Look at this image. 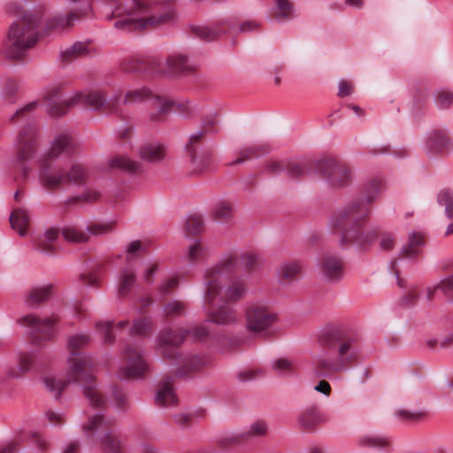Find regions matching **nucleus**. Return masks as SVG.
<instances>
[{
	"label": "nucleus",
	"mask_w": 453,
	"mask_h": 453,
	"mask_svg": "<svg viewBox=\"0 0 453 453\" xmlns=\"http://www.w3.org/2000/svg\"><path fill=\"white\" fill-rule=\"evenodd\" d=\"M259 256L254 251L239 253L230 251L226 253L214 265L208 267L204 272L203 296V306L206 309L208 319L198 326L180 333L167 330L157 339V351L171 363L177 365V374L184 376L187 373L201 369L209 363V358L202 355H180L175 348L190 335L193 340L208 342L210 340L219 343L215 334H211L208 329L209 323L218 325H232L237 321L236 311L226 303L222 295V283L226 275L231 273L238 265L245 269H251L257 265Z\"/></svg>",
	"instance_id": "1"
},
{
	"label": "nucleus",
	"mask_w": 453,
	"mask_h": 453,
	"mask_svg": "<svg viewBox=\"0 0 453 453\" xmlns=\"http://www.w3.org/2000/svg\"><path fill=\"white\" fill-rule=\"evenodd\" d=\"M90 341L88 334H77L70 336L67 343L70 355L67 358L68 371L65 380L57 379L54 375H47L43 378V383L47 389L58 397L70 382L81 384L85 397L91 407L98 408L104 405L105 401L96 388L95 377L92 373L94 365L92 358L79 351Z\"/></svg>",
	"instance_id": "2"
},
{
	"label": "nucleus",
	"mask_w": 453,
	"mask_h": 453,
	"mask_svg": "<svg viewBox=\"0 0 453 453\" xmlns=\"http://www.w3.org/2000/svg\"><path fill=\"white\" fill-rule=\"evenodd\" d=\"M380 191V180H372L365 188V197L353 200L332 216L330 227L342 232L341 244L352 242L365 249L374 241L375 233L362 227L370 215L369 204L378 197Z\"/></svg>",
	"instance_id": "3"
},
{
	"label": "nucleus",
	"mask_w": 453,
	"mask_h": 453,
	"mask_svg": "<svg viewBox=\"0 0 453 453\" xmlns=\"http://www.w3.org/2000/svg\"><path fill=\"white\" fill-rule=\"evenodd\" d=\"M319 342L325 351L315 357L318 376L346 372L357 358L356 338L341 326L325 328Z\"/></svg>",
	"instance_id": "4"
},
{
	"label": "nucleus",
	"mask_w": 453,
	"mask_h": 453,
	"mask_svg": "<svg viewBox=\"0 0 453 453\" xmlns=\"http://www.w3.org/2000/svg\"><path fill=\"white\" fill-rule=\"evenodd\" d=\"M73 143L70 134L65 133L55 138L50 151L45 155L39 172L42 184L48 188H55L68 180L74 184H81L87 178V172L81 165H72L67 175L62 173L58 158L60 156H68Z\"/></svg>",
	"instance_id": "5"
},
{
	"label": "nucleus",
	"mask_w": 453,
	"mask_h": 453,
	"mask_svg": "<svg viewBox=\"0 0 453 453\" xmlns=\"http://www.w3.org/2000/svg\"><path fill=\"white\" fill-rule=\"evenodd\" d=\"M120 101V96H114L109 100L105 99L104 93L99 89L86 92L77 91L68 96H64L60 88L54 86L46 92L45 104L48 112L54 117L65 115L68 110L76 104H83L92 110L104 108L116 114L124 113L116 104Z\"/></svg>",
	"instance_id": "6"
},
{
	"label": "nucleus",
	"mask_w": 453,
	"mask_h": 453,
	"mask_svg": "<svg viewBox=\"0 0 453 453\" xmlns=\"http://www.w3.org/2000/svg\"><path fill=\"white\" fill-rule=\"evenodd\" d=\"M41 20V16L26 13L12 25L3 49L6 58H20L27 49L35 44L38 36L37 27Z\"/></svg>",
	"instance_id": "7"
},
{
	"label": "nucleus",
	"mask_w": 453,
	"mask_h": 453,
	"mask_svg": "<svg viewBox=\"0 0 453 453\" xmlns=\"http://www.w3.org/2000/svg\"><path fill=\"white\" fill-rule=\"evenodd\" d=\"M112 422L100 411L91 412L88 414L82 430L92 441H100L107 453H125L120 440L111 431Z\"/></svg>",
	"instance_id": "8"
},
{
	"label": "nucleus",
	"mask_w": 453,
	"mask_h": 453,
	"mask_svg": "<svg viewBox=\"0 0 453 453\" xmlns=\"http://www.w3.org/2000/svg\"><path fill=\"white\" fill-rule=\"evenodd\" d=\"M38 144L37 130L33 124L25 125L17 134L14 146L16 164L21 171V178L26 180L30 172L27 163L33 157Z\"/></svg>",
	"instance_id": "9"
},
{
	"label": "nucleus",
	"mask_w": 453,
	"mask_h": 453,
	"mask_svg": "<svg viewBox=\"0 0 453 453\" xmlns=\"http://www.w3.org/2000/svg\"><path fill=\"white\" fill-rule=\"evenodd\" d=\"M122 356L125 365L117 372L120 380L141 379L149 372L150 365L144 350L138 342L128 344Z\"/></svg>",
	"instance_id": "10"
},
{
	"label": "nucleus",
	"mask_w": 453,
	"mask_h": 453,
	"mask_svg": "<svg viewBox=\"0 0 453 453\" xmlns=\"http://www.w3.org/2000/svg\"><path fill=\"white\" fill-rule=\"evenodd\" d=\"M150 102V106L156 110L150 113V119L157 121L161 115L165 114L171 108L173 103L167 97L154 95L147 88H138L128 90L124 98L120 96V101L116 104L123 111L121 105L136 104L143 102Z\"/></svg>",
	"instance_id": "11"
},
{
	"label": "nucleus",
	"mask_w": 453,
	"mask_h": 453,
	"mask_svg": "<svg viewBox=\"0 0 453 453\" xmlns=\"http://www.w3.org/2000/svg\"><path fill=\"white\" fill-rule=\"evenodd\" d=\"M259 24L254 20H246L238 27L235 26L233 18L225 19L218 21L212 26H194L193 34L204 41H212L222 34L227 32L248 33L256 30Z\"/></svg>",
	"instance_id": "12"
},
{
	"label": "nucleus",
	"mask_w": 453,
	"mask_h": 453,
	"mask_svg": "<svg viewBox=\"0 0 453 453\" xmlns=\"http://www.w3.org/2000/svg\"><path fill=\"white\" fill-rule=\"evenodd\" d=\"M145 247L140 241L131 242L126 248V266L121 270L119 279V295L127 296L135 282L134 268L144 251Z\"/></svg>",
	"instance_id": "13"
},
{
	"label": "nucleus",
	"mask_w": 453,
	"mask_h": 453,
	"mask_svg": "<svg viewBox=\"0 0 453 453\" xmlns=\"http://www.w3.org/2000/svg\"><path fill=\"white\" fill-rule=\"evenodd\" d=\"M246 327L249 331L260 333L272 327L277 315L272 312L265 302L249 303L245 310Z\"/></svg>",
	"instance_id": "14"
},
{
	"label": "nucleus",
	"mask_w": 453,
	"mask_h": 453,
	"mask_svg": "<svg viewBox=\"0 0 453 453\" xmlns=\"http://www.w3.org/2000/svg\"><path fill=\"white\" fill-rule=\"evenodd\" d=\"M425 245V235L421 232L412 231L409 234L406 245L401 249V257L394 260L389 265V271L395 275L397 285L403 288L404 280L401 278V270L406 265L405 258H414L421 253V250Z\"/></svg>",
	"instance_id": "15"
},
{
	"label": "nucleus",
	"mask_w": 453,
	"mask_h": 453,
	"mask_svg": "<svg viewBox=\"0 0 453 453\" xmlns=\"http://www.w3.org/2000/svg\"><path fill=\"white\" fill-rule=\"evenodd\" d=\"M316 172L326 178L330 186L339 188L347 184L351 179L348 167L328 158L316 161Z\"/></svg>",
	"instance_id": "16"
},
{
	"label": "nucleus",
	"mask_w": 453,
	"mask_h": 453,
	"mask_svg": "<svg viewBox=\"0 0 453 453\" xmlns=\"http://www.w3.org/2000/svg\"><path fill=\"white\" fill-rule=\"evenodd\" d=\"M58 320L56 316L40 319L36 316L28 314L20 318L18 322L20 326L27 327L33 338L48 340L54 333V324Z\"/></svg>",
	"instance_id": "17"
},
{
	"label": "nucleus",
	"mask_w": 453,
	"mask_h": 453,
	"mask_svg": "<svg viewBox=\"0 0 453 453\" xmlns=\"http://www.w3.org/2000/svg\"><path fill=\"white\" fill-rule=\"evenodd\" d=\"M321 279L326 282L335 283L342 280L345 274L342 259L336 256L327 255L321 258L319 265Z\"/></svg>",
	"instance_id": "18"
},
{
	"label": "nucleus",
	"mask_w": 453,
	"mask_h": 453,
	"mask_svg": "<svg viewBox=\"0 0 453 453\" xmlns=\"http://www.w3.org/2000/svg\"><path fill=\"white\" fill-rule=\"evenodd\" d=\"M451 148L452 141L443 130H434L429 133L423 146V150L428 157H434Z\"/></svg>",
	"instance_id": "19"
},
{
	"label": "nucleus",
	"mask_w": 453,
	"mask_h": 453,
	"mask_svg": "<svg viewBox=\"0 0 453 453\" xmlns=\"http://www.w3.org/2000/svg\"><path fill=\"white\" fill-rule=\"evenodd\" d=\"M195 64L182 52H175L165 60L164 71L169 74H187L195 70Z\"/></svg>",
	"instance_id": "20"
},
{
	"label": "nucleus",
	"mask_w": 453,
	"mask_h": 453,
	"mask_svg": "<svg viewBox=\"0 0 453 453\" xmlns=\"http://www.w3.org/2000/svg\"><path fill=\"white\" fill-rule=\"evenodd\" d=\"M205 132L203 130L196 131L189 136L188 142L186 146L189 152L191 161L198 171H203L209 165L211 157L209 152L204 153L203 157H199L196 155L194 150V146L201 140Z\"/></svg>",
	"instance_id": "21"
},
{
	"label": "nucleus",
	"mask_w": 453,
	"mask_h": 453,
	"mask_svg": "<svg viewBox=\"0 0 453 453\" xmlns=\"http://www.w3.org/2000/svg\"><path fill=\"white\" fill-rule=\"evenodd\" d=\"M326 420V416L317 406L304 408L299 414L298 423L303 429H311Z\"/></svg>",
	"instance_id": "22"
},
{
	"label": "nucleus",
	"mask_w": 453,
	"mask_h": 453,
	"mask_svg": "<svg viewBox=\"0 0 453 453\" xmlns=\"http://www.w3.org/2000/svg\"><path fill=\"white\" fill-rule=\"evenodd\" d=\"M441 296L447 298L453 296V275L426 288V296L428 301L434 298H438Z\"/></svg>",
	"instance_id": "23"
},
{
	"label": "nucleus",
	"mask_w": 453,
	"mask_h": 453,
	"mask_svg": "<svg viewBox=\"0 0 453 453\" xmlns=\"http://www.w3.org/2000/svg\"><path fill=\"white\" fill-rule=\"evenodd\" d=\"M266 431L267 426L265 423L263 421H257L250 426V430L247 433L230 434L224 440L226 441V444L240 443L252 437L262 436L265 434Z\"/></svg>",
	"instance_id": "24"
},
{
	"label": "nucleus",
	"mask_w": 453,
	"mask_h": 453,
	"mask_svg": "<svg viewBox=\"0 0 453 453\" xmlns=\"http://www.w3.org/2000/svg\"><path fill=\"white\" fill-rule=\"evenodd\" d=\"M78 19L79 15L73 12L66 15L57 14L47 20L45 28L46 30L62 32L70 28Z\"/></svg>",
	"instance_id": "25"
},
{
	"label": "nucleus",
	"mask_w": 453,
	"mask_h": 453,
	"mask_svg": "<svg viewBox=\"0 0 453 453\" xmlns=\"http://www.w3.org/2000/svg\"><path fill=\"white\" fill-rule=\"evenodd\" d=\"M156 404L160 407H171L178 403V397L169 381L162 382L157 394Z\"/></svg>",
	"instance_id": "26"
},
{
	"label": "nucleus",
	"mask_w": 453,
	"mask_h": 453,
	"mask_svg": "<svg viewBox=\"0 0 453 453\" xmlns=\"http://www.w3.org/2000/svg\"><path fill=\"white\" fill-rule=\"evenodd\" d=\"M59 233L57 229L49 228L37 240V248L43 253L54 254L57 250Z\"/></svg>",
	"instance_id": "27"
},
{
	"label": "nucleus",
	"mask_w": 453,
	"mask_h": 453,
	"mask_svg": "<svg viewBox=\"0 0 453 453\" xmlns=\"http://www.w3.org/2000/svg\"><path fill=\"white\" fill-rule=\"evenodd\" d=\"M29 220V215L24 209L13 210L10 215V223L12 229L21 236L27 234Z\"/></svg>",
	"instance_id": "28"
},
{
	"label": "nucleus",
	"mask_w": 453,
	"mask_h": 453,
	"mask_svg": "<svg viewBox=\"0 0 453 453\" xmlns=\"http://www.w3.org/2000/svg\"><path fill=\"white\" fill-rule=\"evenodd\" d=\"M357 445L364 448L386 449L390 445V440L381 434H367L358 437Z\"/></svg>",
	"instance_id": "29"
},
{
	"label": "nucleus",
	"mask_w": 453,
	"mask_h": 453,
	"mask_svg": "<svg viewBox=\"0 0 453 453\" xmlns=\"http://www.w3.org/2000/svg\"><path fill=\"white\" fill-rule=\"evenodd\" d=\"M246 293L247 286L245 282L240 278H235L227 285L225 296L228 302L236 303L242 299Z\"/></svg>",
	"instance_id": "30"
},
{
	"label": "nucleus",
	"mask_w": 453,
	"mask_h": 453,
	"mask_svg": "<svg viewBox=\"0 0 453 453\" xmlns=\"http://www.w3.org/2000/svg\"><path fill=\"white\" fill-rule=\"evenodd\" d=\"M107 166L110 169H118L127 173H135L139 169V164L128 157L115 155L109 158Z\"/></svg>",
	"instance_id": "31"
},
{
	"label": "nucleus",
	"mask_w": 453,
	"mask_h": 453,
	"mask_svg": "<svg viewBox=\"0 0 453 453\" xmlns=\"http://www.w3.org/2000/svg\"><path fill=\"white\" fill-rule=\"evenodd\" d=\"M35 355L34 351H22L19 354L18 366L9 371V376L18 378L29 371L34 363Z\"/></svg>",
	"instance_id": "32"
},
{
	"label": "nucleus",
	"mask_w": 453,
	"mask_h": 453,
	"mask_svg": "<svg viewBox=\"0 0 453 453\" xmlns=\"http://www.w3.org/2000/svg\"><path fill=\"white\" fill-rule=\"evenodd\" d=\"M52 294V287L45 285L33 288L27 295L25 302L29 306H34L48 299Z\"/></svg>",
	"instance_id": "33"
},
{
	"label": "nucleus",
	"mask_w": 453,
	"mask_h": 453,
	"mask_svg": "<svg viewBox=\"0 0 453 453\" xmlns=\"http://www.w3.org/2000/svg\"><path fill=\"white\" fill-rule=\"evenodd\" d=\"M140 156L148 161L161 160L165 157V148L159 143H150L140 149Z\"/></svg>",
	"instance_id": "34"
},
{
	"label": "nucleus",
	"mask_w": 453,
	"mask_h": 453,
	"mask_svg": "<svg viewBox=\"0 0 453 453\" xmlns=\"http://www.w3.org/2000/svg\"><path fill=\"white\" fill-rule=\"evenodd\" d=\"M88 53V44L77 42L72 46L62 50L60 57L63 61H69Z\"/></svg>",
	"instance_id": "35"
},
{
	"label": "nucleus",
	"mask_w": 453,
	"mask_h": 453,
	"mask_svg": "<svg viewBox=\"0 0 453 453\" xmlns=\"http://www.w3.org/2000/svg\"><path fill=\"white\" fill-rule=\"evenodd\" d=\"M269 150L268 147L265 145H255L250 147H246L242 149L240 152V157L236 160L233 161L231 165L241 164L247 159H250L253 157H258L266 153Z\"/></svg>",
	"instance_id": "36"
},
{
	"label": "nucleus",
	"mask_w": 453,
	"mask_h": 453,
	"mask_svg": "<svg viewBox=\"0 0 453 453\" xmlns=\"http://www.w3.org/2000/svg\"><path fill=\"white\" fill-rule=\"evenodd\" d=\"M116 221L113 219L94 222L87 226V230L90 234L103 235L111 232L114 229Z\"/></svg>",
	"instance_id": "37"
},
{
	"label": "nucleus",
	"mask_w": 453,
	"mask_h": 453,
	"mask_svg": "<svg viewBox=\"0 0 453 453\" xmlns=\"http://www.w3.org/2000/svg\"><path fill=\"white\" fill-rule=\"evenodd\" d=\"M279 13L276 15L278 21L292 19L294 16V6L290 0H273Z\"/></svg>",
	"instance_id": "38"
},
{
	"label": "nucleus",
	"mask_w": 453,
	"mask_h": 453,
	"mask_svg": "<svg viewBox=\"0 0 453 453\" xmlns=\"http://www.w3.org/2000/svg\"><path fill=\"white\" fill-rule=\"evenodd\" d=\"M302 271V265L297 262H288L282 264L278 269L280 278L291 280L297 276Z\"/></svg>",
	"instance_id": "39"
},
{
	"label": "nucleus",
	"mask_w": 453,
	"mask_h": 453,
	"mask_svg": "<svg viewBox=\"0 0 453 453\" xmlns=\"http://www.w3.org/2000/svg\"><path fill=\"white\" fill-rule=\"evenodd\" d=\"M63 237L68 242L81 243L88 240V235L75 226H66L62 231Z\"/></svg>",
	"instance_id": "40"
},
{
	"label": "nucleus",
	"mask_w": 453,
	"mask_h": 453,
	"mask_svg": "<svg viewBox=\"0 0 453 453\" xmlns=\"http://www.w3.org/2000/svg\"><path fill=\"white\" fill-rule=\"evenodd\" d=\"M314 165L316 167V162L314 163H300V162H291L288 163L286 169L287 174L290 178H297L304 175V173L308 171V169Z\"/></svg>",
	"instance_id": "41"
},
{
	"label": "nucleus",
	"mask_w": 453,
	"mask_h": 453,
	"mask_svg": "<svg viewBox=\"0 0 453 453\" xmlns=\"http://www.w3.org/2000/svg\"><path fill=\"white\" fill-rule=\"evenodd\" d=\"M434 103L439 109H448L453 104V92L445 88L434 94Z\"/></svg>",
	"instance_id": "42"
},
{
	"label": "nucleus",
	"mask_w": 453,
	"mask_h": 453,
	"mask_svg": "<svg viewBox=\"0 0 453 453\" xmlns=\"http://www.w3.org/2000/svg\"><path fill=\"white\" fill-rule=\"evenodd\" d=\"M186 311V305L177 300H172L163 306V312L165 318L181 316Z\"/></svg>",
	"instance_id": "43"
},
{
	"label": "nucleus",
	"mask_w": 453,
	"mask_h": 453,
	"mask_svg": "<svg viewBox=\"0 0 453 453\" xmlns=\"http://www.w3.org/2000/svg\"><path fill=\"white\" fill-rule=\"evenodd\" d=\"M438 202L445 206L448 218H453V191L449 188L441 190L438 194Z\"/></svg>",
	"instance_id": "44"
},
{
	"label": "nucleus",
	"mask_w": 453,
	"mask_h": 453,
	"mask_svg": "<svg viewBox=\"0 0 453 453\" xmlns=\"http://www.w3.org/2000/svg\"><path fill=\"white\" fill-rule=\"evenodd\" d=\"M151 330V321L149 319H142L134 321V325L129 327V332L134 335H146Z\"/></svg>",
	"instance_id": "45"
},
{
	"label": "nucleus",
	"mask_w": 453,
	"mask_h": 453,
	"mask_svg": "<svg viewBox=\"0 0 453 453\" xmlns=\"http://www.w3.org/2000/svg\"><path fill=\"white\" fill-rule=\"evenodd\" d=\"M97 329L104 334V341L107 343H111L115 341L112 334L114 324L110 320H101L96 322Z\"/></svg>",
	"instance_id": "46"
},
{
	"label": "nucleus",
	"mask_w": 453,
	"mask_h": 453,
	"mask_svg": "<svg viewBox=\"0 0 453 453\" xmlns=\"http://www.w3.org/2000/svg\"><path fill=\"white\" fill-rule=\"evenodd\" d=\"M203 229V220L200 216L189 217L186 222V232L188 235L198 234Z\"/></svg>",
	"instance_id": "47"
},
{
	"label": "nucleus",
	"mask_w": 453,
	"mask_h": 453,
	"mask_svg": "<svg viewBox=\"0 0 453 453\" xmlns=\"http://www.w3.org/2000/svg\"><path fill=\"white\" fill-rule=\"evenodd\" d=\"M232 207L228 203L220 202L215 206L213 214L217 220L223 221L232 215Z\"/></svg>",
	"instance_id": "48"
},
{
	"label": "nucleus",
	"mask_w": 453,
	"mask_h": 453,
	"mask_svg": "<svg viewBox=\"0 0 453 453\" xmlns=\"http://www.w3.org/2000/svg\"><path fill=\"white\" fill-rule=\"evenodd\" d=\"M273 369L279 373H288L294 369V363L288 358H278L273 362Z\"/></svg>",
	"instance_id": "49"
},
{
	"label": "nucleus",
	"mask_w": 453,
	"mask_h": 453,
	"mask_svg": "<svg viewBox=\"0 0 453 453\" xmlns=\"http://www.w3.org/2000/svg\"><path fill=\"white\" fill-rule=\"evenodd\" d=\"M101 193L94 188L86 189L81 196L72 198V203L86 202L92 203L98 200Z\"/></svg>",
	"instance_id": "50"
},
{
	"label": "nucleus",
	"mask_w": 453,
	"mask_h": 453,
	"mask_svg": "<svg viewBox=\"0 0 453 453\" xmlns=\"http://www.w3.org/2000/svg\"><path fill=\"white\" fill-rule=\"evenodd\" d=\"M80 279L86 286L96 287L99 285L100 274L98 271H88L81 273Z\"/></svg>",
	"instance_id": "51"
},
{
	"label": "nucleus",
	"mask_w": 453,
	"mask_h": 453,
	"mask_svg": "<svg viewBox=\"0 0 453 453\" xmlns=\"http://www.w3.org/2000/svg\"><path fill=\"white\" fill-rule=\"evenodd\" d=\"M204 249L200 242H196L189 245L187 257L190 261H196L203 257Z\"/></svg>",
	"instance_id": "52"
},
{
	"label": "nucleus",
	"mask_w": 453,
	"mask_h": 453,
	"mask_svg": "<svg viewBox=\"0 0 453 453\" xmlns=\"http://www.w3.org/2000/svg\"><path fill=\"white\" fill-rule=\"evenodd\" d=\"M218 123H219V120H218L217 114L215 112H213L203 120V130L205 133L217 132Z\"/></svg>",
	"instance_id": "53"
},
{
	"label": "nucleus",
	"mask_w": 453,
	"mask_h": 453,
	"mask_svg": "<svg viewBox=\"0 0 453 453\" xmlns=\"http://www.w3.org/2000/svg\"><path fill=\"white\" fill-rule=\"evenodd\" d=\"M430 346L440 345L441 348H446L453 344V332H450L439 339H434L427 342Z\"/></svg>",
	"instance_id": "54"
},
{
	"label": "nucleus",
	"mask_w": 453,
	"mask_h": 453,
	"mask_svg": "<svg viewBox=\"0 0 453 453\" xmlns=\"http://www.w3.org/2000/svg\"><path fill=\"white\" fill-rule=\"evenodd\" d=\"M338 96L340 97H345L353 93L354 87L350 81L346 80H341L338 84Z\"/></svg>",
	"instance_id": "55"
},
{
	"label": "nucleus",
	"mask_w": 453,
	"mask_h": 453,
	"mask_svg": "<svg viewBox=\"0 0 453 453\" xmlns=\"http://www.w3.org/2000/svg\"><path fill=\"white\" fill-rule=\"evenodd\" d=\"M395 239L393 234L385 233L381 235L380 245L383 250H391L395 246Z\"/></svg>",
	"instance_id": "56"
},
{
	"label": "nucleus",
	"mask_w": 453,
	"mask_h": 453,
	"mask_svg": "<svg viewBox=\"0 0 453 453\" xmlns=\"http://www.w3.org/2000/svg\"><path fill=\"white\" fill-rule=\"evenodd\" d=\"M115 404L119 408H126L127 406V401L126 395L123 393V391L118 388H114L112 391Z\"/></svg>",
	"instance_id": "57"
},
{
	"label": "nucleus",
	"mask_w": 453,
	"mask_h": 453,
	"mask_svg": "<svg viewBox=\"0 0 453 453\" xmlns=\"http://www.w3.org/2000/svg\"><path fill=\"white\" fill-rule=\"evenodd\" d=\"M178 285V280L174 278L169 279L168 280L162 283L159 288V292L162 296H165L169 294L171 289L176 288Z\"/></svg>",
	"instance_id": "58"
},
{
	"label": "nucleus",
	"mask_w": 453,
	"mask_h": 453,
	"mask_svg": "<svg viewBox=\"0 0 453 453\" xmlns=\"http://www.w3.org/2000/svg\"><path fill=\"white\" fill-rule=\"evenodd\" d=\"M158 269V265L156 263L149 264L147 268L143 271V280L146 282H150L154 277V274Z\"/></svg>",
	"instance_id": "59"
},
{
	"label": "nucleus",
	"mask_w": 453,
	"mask_h": 453,
	"mask_svg": "<svg viewBox=\"0 0 453 453\" xmlns=\"http://www.w3.org/2000/svg\"><path fill=\"white\" fill-rule=\"evenodd\" d=\"M46 418L52 425H58L63 422L64 415L61 412L48 411L46 412Z\"/></svg>",
	"instance_id": "60"
},
{
	"label": "nucleus",
	"mask_w": 453,
	"mask_h": 453,
	"mask_svg": "<svg viewBox=\"0 0 453 453\" xmlns=\"http://www.w3.org/2000/svg\"><path fill=\"white\" fill-rule=\"evenodd\" d=\"M418 290L415 287L410 289V292L402 299V302L405 305H412L417 302Z\"/></svg>",
	"instance_id": "61"
},
{
	"label": "nucleus",
	"mask_w": 453,
	"mask_h": 453,
	"mask_svg": "<svg viewBox=\"0 0 453 453\" xmlns=\"http://www.w3.org/2000/svg\"><path fill=\"white\" fill-rule=\"evenodd\" d=\"M257 372H260L259 371L255 370H245L238 373V379L241 381H247L257 377Z\"/></svg>",
	"instance_id": "62"
},
{
	"label": "nucleus",
	"mask_w": 453,
	"mask_h": 453,
	"mask_svg": "<svg viewBox=\"0 0 453 453\" xmlns=\"http://www.w3.org/2000/svg\"><path fill=\"white\" fill-rule=\"evenodd\" d=\"M314 389L317 392L324 394L325 395H329L331 392V386L327 381L321 380L318 385L315 386Z\"/></svg>",
	"instance_id": "63"
},
{
	"label": "nucleus",
	"mask_w": 453,
	"mask_h": 453,
	"mask_svg": "<svg viewBox=\"0 0 453 453\" xmlns=\"http://www.w3.org/2000/svg\"><path fill=\"white\" fill-rule=\"evenodd\" d=\"M173 418L176 424L183 426L188 422L190 416L187 413L181 412L173 415Z\"/></svg>",
	"instance_id": "64"
}]
</instances>
